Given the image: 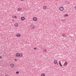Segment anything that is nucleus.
Wrapping results in <instances>:
<instances>
[{"mask_svg": "<svg viewBox=\"0 0 76 76\" xmlns=\"http://www.w3.org/2000/svg\"><path fill=\"white\" fill-rule=\"evenodd\" d=\"M17 10H18V12H20V11L22 10V9L21 8H19Z\"/></svg>", "mask_w": 76, "mask_h": 76, "instance_id": "obj_8", "label": "nucleus"}, {"mask_svg": "<svg viewBox=\"0 0 76 76\" xmlns=\"http://www.w3.org/2000/svg\"><path fill=\"white\" fill-rule=\"evenodd\" d=\"M59 64L60 66H62V65L61 64V61H59Z\"/></svg>", "mask_w": 76, "mask_h": 76, "instance_id": "obj_12", "label": "nucleus"}, {"mask_svg": "<svg viewBox=\"0 0 76 76\" xmlns=\"http://www.w3.org/2000/svg\"><path fill=\"white\" fill-rule=\"evenodd\" d=\"M47 8V6L45 5H44L43 7V9H45V8Z\"/></svg>", "mask_w": 76, "mask_h": 76, "instance_id": "obj_11", "label": "nucleus"}, {"mask_svg": "<svg viewBox=\"0 0 76 76\" xmlns=\"http://www.w3.org/2000/svg\"><path fill=\"white\" fill-rule=\"evenodd\" d=\"M37 48H34V50H37Z\"/></svg>", "mask_w": 76, "mask_h": 76, "instance_id": "obj_20", "label": "nucleus"}, {"mask_svg": "<svg viewBox=\"0 0 76 76\" xmlns=\"http://www.w3.org/2000/svg\"><path fill=\"white\" fill-rule=\"evenodd\" d=\"M56 4L57 5V3H56Z\"/></svg>", "mask_w": 76, "mask_h": 76, "instance_id": "obj_28", "label": "nucleus"}, {"mask_svg": "<svg viewBox=\"0 0 76 76\" xmlns=\"http://www.w3.org/2000/svg\"><path fill=\"white\" fill-rule=\"evenodd\" d=\"M57 66H58V64L57 63Z\"/></svg>", "mask_w": 76, "mask_h": 76, "instance_id": "obj_25", "label": "nucleus"}, {"mask_svg": "<svg viewBox=\"0 0 76 76\" xmlns=\"http://www.w3.org/2000/svg\"><path fill=\"white\" fill-rule=\"evenodd\" d=\"M16 57H22L23 56V54L22 53H17L16 54Z\"/></svg>", "mask_w": 76, "mask_h": 76, "instance_id": "obj_1", "label": "nucleus"}, {"mask_svg": "<svg viewBox=\"0 0 76 76\" xmlns=\"http://www.w3.org/2000/svg\"><path fill=\"white\" fill-rule=\"evenodd\" d=\"M19 72L18 71H17L16 72V73H17V74H18V73H19Z\"/></svg>", "mask_w": 76, "mask_h": 76, "instance_id": "obj_19", "label": "nucleus"}, {"mask_svg": "<svg viewBox=\"0 0 76 76\" xmlns=\"http://www.w3.org/2000/svg\"><path fill=\"white\" fill-rule=\"evenodd\" d=\"M62 36L64 37H66V34H63L62 35Z\"/></svg>", "mask_w": 76, "mask_h": 76, "instance_id": "obj_14", "label": "nucleus"}, {"mask_svg": "<svg viewBox=\"0 0 76 76\" xmlns=\"http://www.w3.org/2000/svg\"><path fill=\"white\" fill-rule=\"evenodd\" d=\"M59 9L61 11H63L64 10V8L63 7H61Z\"/></svg>", "mask_w": 76, "mask_h": 76, "instance_id": "obj_2", "label": "nucleus"}, {"mask_svg": "<svg viewBox=\"0 0 76 76\" xmlns=\"http://www.w3.org/2000/svg\"><path fill=\"white\" fill-rule=\"evenodd\" d=\"M15 61H17L18 60L15 59Z\"/></svg>", "mask_w": 76, "mask_h": 76, "instance_id": "obj_21", "label": "nucleus"}, {"mask_svg": "<svg viewBox=\"0 0 76 76\" xmlns=\"http://www.w3.org/2000/svg\"><path fill=\"white\" fill-rule=\"evenodd\" d=\"M21 1H23V0H21Z\"/></svg>", "mask_w": 76, "mask_h": 76, "instance_id": "obj_27", "label": "nucleus"}, {"mask_svg": "<svg viewBox=\"0 0 76 76\" xmlns=\"http://www.w3.org/2000/svg\"><path fill=\"white\" fill-rule=\"evenodd\" d=\"M67 64V62H66L64 64V65L66 66Z\"/></svg>", "mask_w": 76, "mask_h": 76, "instance_id": "obj_13", "label": "nucleus"}, {"mask_svg": "<svg viewBox=\"0 0 76 76\" xmlns=\"http://www.w3.org/2000/svg\"><path fill=\"white\" fill-rule=\"evenodd\" d=\"M41 76H45V74H44V73H42V74Z\"/></svg>", "mask_w": 76, "mask_h": 76, "instance_id": "obj_15", "label": "nucleus"}, {"mask_svg": "<svg viewBox=\"0 0 76 76\" xmlns=\"http://www.w3.org/2000/svg\"><path fill=\"white\" fill-rule=\"evenodd\" d=\"M16 36L17 37H20V34H18L16 35Z\"/></svg>", "mask_w": 76, "mask_h": 76, "instance_id": "obj_5", "label": "nucleus"}, {"mask_svg": "<svg viewBox=\"0 0 76 76\" xmlns=\"http://www.w3.org/2000/svg\"><path fill=\"white\" fill-rule=\"evenodd\" d=\"M66 1H65V3H66Z\"/></svg>", "mask_w": 76, "mask_h": 76, "instance_id": "obj_26", "label": "nucleus"}, {"mask_svg": "<svg viewBox=\"0 0 76 76\" xmlns=\"http://www.w3.org/2000/svg\"><path fill=\"white\" fill-rule=\"evenodd\" d=\"M2 58V57H1V56H0V58Z\"/></svg>", "mask_w": 76, "mask_h": 76, "instance_id": "obj_23", "label": "nucleus"}, {"mask_svg": "<svg viewBox=\"0 0 76 76\" xmlns=\"http://www.w3.org/2000/svg\"><path fill=\"white\" fill-rule=\"evenodd\" d=\"M74 9H75V10H76V7H75L74 8Z\"/></svg>", "mask_w": 76, "mask_h": 76, "instance_id": "obj_22", "label": "nucleus"}, {"mask_svg": "<svg viewBox=\"0 0 76 76\" xmlns=\"http://www.w3.org/2000/svg\"><path fill=\"white\" fill-rule=\"evenodd\" d=\"M15 26L16 27H18V23H15L14 24Z\"/></svg>", "mask_w": 76, "mask_h": 76, "instance_id": "obj_10", "label": "nucleus"}, {"mask_svg": "<svg viewBox=\"0 0 76 76\" xmlns=\"http://www.w3.org/2000/svg\"><path fill=\"white\" fill-rule=\"evenodd\" d=\"M54 64H57L58 63L57 61V60H54Z\"/></svg>", "mask_w": 76, "mask_h": 76, "instance_id": "obj_7", "label": "nucleus"}, {"mask_svg": "<svg viewBox=\"0 0 76 76\" xmlns=\"http://www.w3.org/2000/svg\"><path fill=\"white\" fill-rule=\"evenodd\" d=\"M33 20H34V21H36L37 20V18L36 17H34L33 18Z\"/></svg>", "mask_w": 76, "mask_h": 76, "instance_id": "obj_3", "label": "nucleus"}, {"mask_svg": "<svg viewBox=\"0 0 76 76\" xmlns=\"http://www.w3.org/2000/svg\"><path fill=\"white\" fill-rule=\"evenodd\" d=\"M10 66L11 67H13L14 66H15V65H14V64H11L10 65Z\"/></svg>", "mask_w": 76, "mask_h": 76, "instance_id": "obj_4", "label": "nucleus"}, {"mask_svg": "<svg viewBox=\"0 0 76 76\" xmlns=\"http://www.w3.org/2000/svg\"><path fill=\"white\" fill-rule=\"evenodd\" d=\"M68 4H70V2H68Z\"/></svg>", "mask_w": 76, "mask_h": 76, "instance_id": "obj_24", "label": "nucleus"}, {"mask_svg": "<svg viewBox=\"0 0 76 76\" xmlns=\"http://www.w3.org/2000/svg\"><path fill=\"white\" fill-rule=\"evenodd\" d=\"M12 17L14 18H16L17 17H16V16H12Z\"/></svg>", "mask_w": 76, "mask_h": 76, "instance_id": "obj_18", "label": "nucleus"}, {"mask_svg": "<svg viewBox=\"0 0 76 76\" xmlns=\"http://www.w3.org/2000/svg\"><path fill=\"white\" fill-rule=\"evenodd\" d=\"M69 16V15L68 14H65V15H64V16Z\"/></svg>", "mask_w": 76, "mask_h": 76, "instance_id": "obj_17", "label": "nucleus"}, {"mask_svg": "<svg viewBox=\"0 0 76 76\" xmlns=\"http://www.w3.org/2000/svg\"><path fill=\"white\" fill-rule=\"evenodd\" d=\"M43 51H44V52H45V53H46V52L47 51V50H46L45 49H44L43 50Z\"/></svg>", "mask_w": 76, "mask_h": 76, "instance_id": "obj_16", "label": "nucleus"}, {"mask_svg": "<svg viewBox=\"0 0 76 76\" xmlns=\"http://www.w3.org/2000/svg\"><path fill=\"white\" fill-rule=\"evenodd\" d=\"M21 20H25V17H22L21 18Z\"/></svg>", "mask_w": 76, "mask_h": 76, "instance_id": "obj_6", "label": "nucleus"}, {"mask_svg": "<svg viewBox=\"0 0 76 76\" xmlns=\"http://www.w3.org/2000/svg\"><path fill=\"white\" fill-rule=\"evenodd\" d=\"M31 28H32V29H34V28H35V26L33 25V24H31Z\"/></svg>", "mask_w": 76, "mask_h": 76, "instance_id": "obj_9", "label": "nucleus"}, {"mask_svg": "<svg viewBox=\"0 0 76 76\" xmlns=\"http://www.w3.org/2000/svg\"><path fill=\"white\" fill-rule=\"evenodd\" d=\"M12 21H14V20H13Z\"/></svg>", "mask_w": 76, "mask_h": 76, "instance_id": "obj_29", "label": "nucleus"}]
</instances>
